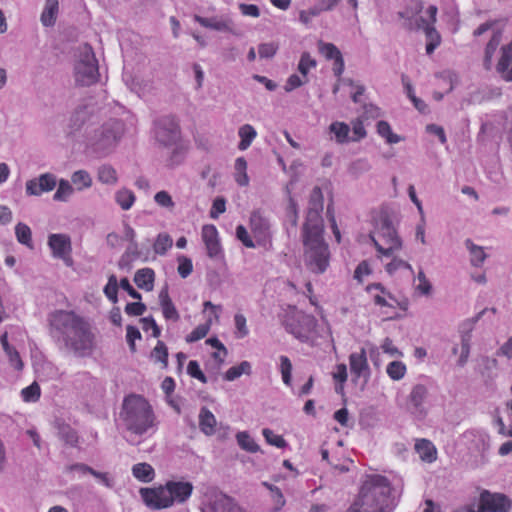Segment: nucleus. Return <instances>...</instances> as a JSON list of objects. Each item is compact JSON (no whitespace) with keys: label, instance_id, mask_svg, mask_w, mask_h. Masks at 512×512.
<instances>
[{"label":"nucleus","instance_id":"1a4fd4ad","mask_svg":"<svg viewBox=\"0 0 512 512\" xmlns=\"http://www.w3.org/2000/svg\"><path fill=\"white\" fill-rule=\"evenodd\" d=\"M47 244L54 258L61 259L68 267L73 266L72 243L69 235L64 233L50 234Z\"/></svg>","mask_w":512,"mask_h":512},{"label":"nucleus","instance_id":"7c9ffc66","mask_svg":"<svg viewBox=\"0 0 512 512\" xmlns=\"http://www.w3.org/2000/svg\"><path fill=\"white\" fill-rule=\"evenodd\" d=\"M502 39V31L501 30H494L493 35L489 42L486 45L485 48V55H484V65L487 69L490 68L493 55L499 46Z\"/></svg>","mask_w":512,"mask_h":512},{"label":"nucleus","instance_id":"774afa93","mask_svg":"<svg viewBox=\"0 0 512 512\" xmlns=\"http://www.w3.org/2000/svg\"><path fill=\"white\" fill-rule=\"evenodd\" d=\"M389 274L395 273L399 269H408L412 271L411 265L400 258H393L385 267Z\"/></svg>","mask_w":512,"mask_h":512},{"label":"nucleus","instance_id":"2f4dec72","mask_svg":"<svg viewBox=\"0 0 512 512\" xmlns=\"http://www.w3.org/2000/svg\"><path fill=\"white\" fill-rule=\"evenodd\" d=\"M235 174L234 179L239 186L245 187L249 184V177L247 174V161L244 157H238L235 160Z\"/></svg>","mask_w":512,"mask_h":512},{"label":"nucleus","instance_id":"338daca9","mask_svg":"<svg viewBox=\"0 0 512 512\" xmlns=\"http://www.w3.org/2000/svg\"><path fill=\"white\" fill-rule=\"evenodd\" d=\"M236 237L241 243L247 248H254L255 243L250 237L247 229L243 225H238L236 227Z\"/></svg>","mask_w":512,"mask_h":512},{"label":"nucleus","instance_id":"7ed1b4c3","mask_svg":"<svg viewBox=\"0 0 512 512\" xmlns=\"http://www.w3.org/2000/svg\"><path fill=\"white\" fill-rule=\"evenodd\" d=\"M391 487L384 476L369 477L361 486L359 495L346 512H389Z\"/></svg>","mask_w":512,"mask_h":512},{"label":"nucleus","instance_id":"ea45409f","mask_svg":"<svg viewBox=\"0 0 512 512\" xmlns=\"http://www.w3.org/2000/svg\"><path fill=\"white\" fill-rule=\"evenodd\" d=\"M172 245L173 240L171 236L167 233H160L155 239L153 250L158 255H165Z\"/></svg>","mask_w":512,"mask_h":512},{"label":"nucleus","instance_id":"423d86ee","mask_svg":"<svg viewBox=\"0 0 512 512\" xmlns=\"http://www.w3.org/2000/svg\"><path fill=\"white\" fill-rule=\"evenodd\" d=\"M370 238L379 256L389 257L402 248V240L388 216L379 219Z\"/></svg>","mask_w":512,"mask_h":512},{"label":"nucleus","instance_id":"3c124183","mask_svg":"<svg viewBox=\"0 0 512 512\" xmlns=\"http://www.w3.org/2000/svg\"><path fill=\"white\" fill-rule=\"evenodd\" d=\"M71 181L77 187L78 190L88 188L92 184V179L89 173L84 170H78L74 172L71 177Z\"/></svg>","mask_w":512,"mask_h":512},{"label":"nucleus","instance_id":"052dcab7","mask_svg":"<svg viewBox=\"0 0 512 512\" xmlns=\"http://www.w3.org/2000/svg\"><path fill=\"white\" fill-rule=\"evenodd\" d=\"M73 192V188L67 180H61L58 189L54 194V199L65 201Z\"/></svg>","mask_w":512,"mask_h":512},{"label":"nucleus","instance_id":"6e6552de","mask_svg":"<svg viewBox=\"0 0 512 512\" xmlns=\"http://www.w3.org/2000/svg\"><path fill=\"white\" fill-rule=\"evenodd\" d=\"M155 136L159 143L170 147L181 140L179 121L173 115H165L155 122Z\"/></svg>","mask_w":512,"mask_h":512},{"label":"nucleus","instance_id":"b1692460","mask_svg":"<svg viewBox=\"0 0 512 512\" xmlns=\"http://www.w3.org/2000/svg\"><path fill=\"white\" fill-rule=\"evenodd\" d=\"M415 450L424 462L432 463L437 459L436 447L430 440H417L415 443Z\"/></svg>","mask_w":512,"mask_h":512},{"label":"nucleus","instance_id":"4be33fe9","mask_svg":"<svg viewBox=\"0 0 512 512\" xmlns=\"http://www.w3.org/2000/svg\"><path fill=\"white\" fill-rule=\"evenodd\" d=\"M159 304L162 309L163 317L166 320L177 322L180 319V315L169 295L167 285L163 287L159 292Z\"/></svg>","mask_w":512,"mask_h":512},{"label":"nucleus","instance_id":"4468645a","mask_svg":"<svg viewBox=\"0 0 512 512\" xmlns=\"http://www.w3.org/2000/svg\"><path fill=\"white\" fill-rule=\"evenodd\" d=\"M319 53L326 60H333V72L334 75L340 78L345 69V63L341 51L333 43L324 42L319 40L317 42Z\"/></svg>","mask_w":512,"mask_h":512},{"label":"nucleus","instance_id":"e2e57ef3","mask_svg":"<svg viewBox=\"0 0 512 512\" xmlns=\"http://www.w3.org/2000/svg\"><path fill=\"white\" fill-rule=\"evenodd\" d=\"M352 132L353 135L350 138L351 141H360L361 139L365 138L367 135V132L364 127V123L361 119H356L352 121Z\"/></svg>","mask_w":512,"mask_h":512},{"label":"nucleus","instance_id":"6e6d98bb","mask_svg":"<svg viewBox=\"0 0 512 512\" xmlns=\"http://www.w3.org/2000/svg\"><path fill=\"white\" fill-rule=\"evenodd\" d=\"M308 81H309V79L304 78L302 75L299 76L297 74H292L286 80V83L284 85V90L286 92H291V91L305 85L306 83H308Z\"/></svg>","mask_w":512,"mask_h":512},{"label":"nucleus","instance_id":"a19ab883","mask_svg":"<svg viewBox=\"0 0 512 512\" xmlns=\"http://www.w3.org/2000/svg\"><path fill=\"white\" fill-rule=\"evenodd\" d=\"M377 133L389 144H396L401 141L400 136L392 132L391 126L387 121L381 120L377 123Z\"/></svg>","mask_w":512,"mask_h":512},{"label":"nucleus","instance_id":"49530a36","mask_svg":"<svg viewBox=\"0 0 512 512\" xmlns=\"http://www.w3.org/2000/svg\"><path fill=\"white\" fill-rule=\"evenodd\" d=\"M211 328V320H208L206 323L198 325L194 328L185 338L187 343H194L199 341L207 336Z\"/></svg>","mask_w":512,"mask_h":512},{"label":"nucleus","instance_id":"5701e85b","mask_svg":"<svg viewBox=\"0 0 512 512\" xmlns=\"http://www.w3.org/2000/svg\"><path fill=\"white\" fill-rule=\"evenodd\" d=\"M428 398V388L423 384H416L412 387L408 401L410 405L419 413H424V403Z\"/></svg>","mask_w":512,"mask_h":512},{"label":"nucleus","instance_id":"a18cd8bd","mask_svg":"<svg viewBox=\"0 0 512 512\" xmlns=\"http://www.w3.org/2000/svg\"><path fill=\"white\" fill-rule=\"evenodd\" d=\"M238 445L245 451L255 453L259 450V446L254 439L245 431L238 432L236 435Z\"/></svg>","mask_w":512,"mask_h":512},{"label":"nucleus","instance_id":"f3484780","mask_svg":"<svg viewBox=\"0 0 512 512\" xmlns=\"http://www.w3.org/2000/svg\"><path fill=\"white\" fill-rule=\"evenodd\" d=\"M56 186V178L53 174L45 173L40 175L39 178H35L27 181L26 193L28 195H41L44 192L52 191Z\"/></svg>","mask_w":512,"mask_h":512},{"label":"nucleus","instance_id":"13d9d810","mask_svg":"<svg viewBox=\"0 0 512 512\" xmlns=\"http://www.w3.org/2000/svg\"><path fill=\"white\" fill-rule=\"evenodd\" d=\"M177 271L182 278H187L193 271L192 260L186 256H179Z\"/></svg>","mask_w":512,"mask_h":512},{"label":"nucleus","instance_id":"f257e3e1","mask_svg":"<svg viewBox=\"0 0 512 512\" xmlns=\"http://www.w3.org/2000/svg\"><path fill=\"white\" fill-rule=\"evenodd\" d=\"M323 194L320 187H314L309 199V207L302 228L305 262L308 269L316 274L326 271L329 266L330 252L324 241V223L322 218Z\"/></svg>","mask_w":512,"mask_h":512},{"label":"nucleus","instance_id":"473e14b6","mask_svg":"<svg viewBox=\"0 0 512 512\" xmlns=\"http://www.w3.org/2000/svg\"><path fill=\"white\" fill-rule=\"evenodd\" d=\"M194 20L205 28H210L216 31H226L229 25L225 20L217 17L206 18L199 15L194 16Z\"/></svg>","mask_w":512,"mask_h":512},{"label":"nucleus","instance_id":"864d4df0","mask_svg":"<svg viewBox=\"0 0 512 512\" xmlns=\"http://www.w3.org/2000/svg\"><path fill=\"white\" fill-rule=\"evenodd\" d=\"M98 179L105 184H115L117 182V173L113 167L103 165L98 170Z\"/></svg>","mask_w":512,"mask_h":512},{"label":"nucleus","instance_id":"412c9836","mask_svg":"<svg viewBox=\"0 0 512 512\" xmlns=\"http://www.w3.org/2000/svg\"><path fill=\"white\" fill-rule=\"evenodd\" d=\"M349 364L351 373L357 378L369 373V364L367 360V353L364 348L359 352H354L349 356Z\"/></svg>","mask_w":512,"mask_h":512},{"label":"nucleus","instance_id":"c9c22d12","mask_svg":"<svg viewBox=\"0 0 512 512\" xmlns=\"http://www.w3.org/2000/svg\"><path fill=\"white\" fill-rule=\"evenodd\" d=\"M15 235H16L17 241L20 244L25 245L30 249L33 248L32 232H31L30 227L27 224L19 222L15 226Z\"/></svg>","mask_w":512,"mask_h":512},{"label":"nucleus","instance_id":"9b49d317","mask_svg":"<svg viewBox=\"0 0 512 512\" xmlns=\"http://www.w3.org/2000/svg\"><path fill=\"white\" fill-rule=\"evenodd\" d=\"M510 509L511 500L506 495L488 490L481 492L478 512H508Z\"/></svg>","mask_w":512,"mask_h":512},{"label":"nucleus","instance_id":"603ef678","mask_svg":"<svg viewBox=\"0 0 512 512\" xmlns=\"http://www.w3.org/2000/svg\"><path fill=\"white\" fill-rule=\"evenodd\" d=\"M41 395V389L37 382H33L21 391V396L25 402H36Z\"/></svg>","mask_w":512,"mask_h":512},{"label":"nucleus","instance_id":"aec40b11","mask_svg":"<svg viewBox=\"0 0 512 512\" xmlns=\"http://www.w3.org/2000/svg\"><path fill=\"white\" fill-rule=\"evenodd\" d=\"M423 9L421 0H411L406 6L404 11L398 13V16L404 20L403 26L408 30L416 29V21L421 17L416 18Z\"/></svg>","mask_w":512,"mask_h":512},{"label":"nucleus","instance_id":"bb28decb","mask_svg":"<svg viewBox=\"0 0 512 512\" xmlns=\"http://www.w3.org/2000/svg\"><path fill=\"white\" fill-rule=\"evenodd\" d=\"M59 11L58 0H46L45 7L41 14V22L44 26H53L56 22V18Z\"/></svg>","mask_w":512,"mask_h":512},{"label":"nucleus","instance_id":"f8f14e48","mask_svg":"<svg viewBox=\"0 0 512 512\" xmlns=\"http://www.w3.org/2000/svg\"><path fill=\"white\" fill-rule=\"evenodd\" d=\"M249 227L259 245L271 244L272 232L270 222L260 210L252 211Z\"/></svg>","mask_w":512,"mask_h":512},{"label":"nucleus","instance_id":"79ce46f5","mask_svg":"<svg viewBox=\"0 0 512 512\" xmlns=\"http://www.w3.org/2000/svg\"><path fill=\"white\" fill-rule=\"evenodd\" d=\"M135 194L129 189H121L116 192L115 200L123 210H129L135 202Z\"/></svg>","mask_w":512,"mask_h":512},{"label":"nucleus","instance_id":"f03ea898","mask_svg":"<svg viewBox=\"0 0 512 512\" xmlns=\"http://www.w3.org/2000/svg\"><path fill=\"white\" fill-rule=\"evenodd\" d=\"M50 335L79 355H84L93 347L94 335L89 322L72 310H55L49 315Z\"/></svg>","mask_w":512,"mask_h":512},{"label":"nucleus","instance_id":"4d7b16f0","mask_svg":"<svg viewBox=\"0 0 512 512\" xmlns=\"http://www.w3.org/2000/svg\"><path fill=\"white\" fill-rule=\"evenodd\" d=\"M187 373L197 380H199L201 383L205 384L207 383V377L203 373V371L200 368L199 363L196 360L189 361L187 365Z\"/></svg>","mask_w":512,"mask_h":512},{"label":"nucleus","instance_id":"680f3d73","mask_svg":"<svg viewBox=\"0 0 512 512\" xmlns=\"http://www.w3.org/2000/svg\"><path fill=\"white\" fill-rule=\"evenodd\" d=\"M372 273V269L368 261H361L354 271V279L359 283H362L366 276H369Z\"/></svg>","mask_w":512,"mask_h":512},{"label":"nucleus","instance_id":"20e7f679","mask_svg":"<svg viewBox=\"0 0 512 512\" xmlns=\"http://www.w3.org/2000/svg\"><path fill=\"white\" fill-rule=\"evenodd\" d=\"M193 484L188 481H167L157 487H142L139 494L151 509H165L175 504H184L193 493Z\"/></svg>","mask_w":512,"mask_h":512},{"label":"nucleus","instance_id":"0eeeda50","mask_svg":"<svg viewBox=\"0 0 512 512\" xmlns=\"http://www.w3.org/2000/svg\"><path fill=\"white\" fill-rule=\"evenodd\" d=\"M98 62L89 44H85L80 59L75 65V81L81 86H90L98 81Z\"/></svg>","mask_w":512,"mask_h":512},{"label":"nucleus","instance_id":"72a5a7b5","mask_svg":"<svg viewBox=\"0 0 512 512\" xmlns=\"http://www.w3.org/2000/svg\"><path fill=\"white\" fill-rule=\"evenodd\" d=\"M465 244L470 253L471 264L475 267L481 266L487 257L484 248L475 245L470 239H467Z\"/></svg>","mask_w":512,"mask_h":512},{"label":"nucleus","instance_id":"58836bf2","mask_svg":"<svg viewBox=\"0 0 512 512\" xmlns=\"http://www.w3.org/2000/svg\"><path fill=\"white\" fill-rule=\"evenodd\" d=\"M151 358L154 362L161 364L163 369L168 366V349L163 341H158L151 352Z\"/></svg>","mask_w":512,"mask_h":512},{"label":"nucleus","instance_id":"6ab92c4d","mask_svg":"<svg viewBox=\"0 0 512 512\" xmlns=\"http://www.w3.org/2000/svg\"><path fill=\"white\" fill-rule=\"evenodd\" d=\"M204 512H242L232 498L219 493L215 494Z\"/></svg>","mask_w":512,"mask_h":512},{"label":"nucleus","instance_id":"a211bd4d","mask_svg":"<svg viewBox=\"0 0 512 512\" xmlns=\"http://www.w3.org/2000/svg\"><path fill=\"white\" fill-rule=\"evenodd\" d=\"M366 291L373 293V302L380 307L395 308L397 300L388 292L381 283H372L366 287Z\"/></svg>","mask_w":512,"mask_h":512},{"label":"nucleus","instance_id":"a878e982","mask_svg":"<svg viewBox=\"0 0 512 512\" xmlns=\"http://www.w3.org/2000/svg\"><path fill=\"white\" fill-rule=\"evenodd\" d=\"M217 420L214 414L206 407H203L199 413V428L207 436H211L216 431Z\"/></svg>","mask_w":512,"mask_h":512},{"label":"nucleus","instance_id":"0e129e2a","mask_svg":"<svg viewBox=\"0 0 512 512\" xmlns=\"http://www.w3.org/2000/svg\"><path fill=\"white\" fill-rule=\"evenodd\" d=\"M234 322H235V327H236V335L238 338H244L248 335L249 333V330L247 328V324H246V318L243 314H236L234 316Z\"/></svg>","mask_w":512,"mask_h":512},{"label":"nucleus","instance_id":"5fc2aeb1","mask_svg":"<svg viewBox=\"0 0 512 512\" xmlns=\"http://www.w3.org/2000/svg\"><path fill=\"white\" fill-rule=\"evenodd\" d=\"M59 436L66 444L71 446H75L78 443V435L69 425H63L59 428Z\"/></svg>","mask_w":512,"mask_h":512},{"label":"nucleus","instance_id":"09e8293b","mask_svg":"<svg viewBox=\"0 0 512 512\" xmlns=\"http://www.w3.org/2000/svg\"><path fill=\"white\" fill-rule=\"evenodd\" d=\"M118 281L117 277L112 274L108 277V282L104 287V294L105 296L113 303L115 304L118 301Z\"/></svg>","mask_w":512,"mask_h":512},{"label":"nucleus","instance_id":"c03bdc74","mask_svg":"<svg viewBox=\"0 0 512 512\" xmlns=\"http://www.w3.org/2000/svg\"><path fill=\"white\" fill-rule=\"evenodd\" d=\"M512 60V41L501 48V57L497 63V71L504 74Z\"/></svg>","mask_w":512,"mask_h":512},{"label":"nucleus","instance_id":"e433bc0d","mask_svg":"<svg viewBox=\"0 0 512 512\" xmlns=\"http://www.w3.org/2000/svg\"><path fill=\"white\" fill-rule=\"evenodd\" d=\"M243 374H251V364L248 361H242L240 364L229 368L224 374V379L227 381H233Z\"/></svg>","mask_w":512,"mask_h":512},{"label":"nucleus","instance_id":"4c0bfd02","mask_svg":"<svg viewBox=\"0 0 512 512\" xmlns=\"http://www.w3.org/2000/svg\"><path fill=\"white\" fill-rule=\"evenodd\" d=\"M262 485L271 492V498L273 501V511H280L286 504L285 498L281 490L268 482H263Z\"/></svg>","mask_w":512,"mask_h":512},{"label":"nucleus","instance_id":"de8ad7c7","mask_svg":"<svg viewBox=\"0 0 512 512\" xmlns=\"http://www.w3.org/2000/svg\"><path fill=\"white\" fill-rule=\"evenodd\" d=\"M406 371V365L400 361H392L386 368L388 376L395 381L402 379L405 376Z\"/></svg>","mask_w":512,"mask_h":512},{"label":"nucleus","instance_id":"69168bd1","mask_svg":"<svg viewBox=\"0 0 512 512\" xmlns=\"http://www.w3.org/2000/svg\"><path fill=\"white\" fill-rule=\"evenodd\" d=\"M278 48V44L275 42L262 43L258 47V53L260 58H272L276 54Z\"/></svg>","mask_w":512,"mask_h":512},{"label":"nucleus","instance_id":"ddd939ff","mask_svg":"<svg viewBox=\"0 0 512 512\" xmlns=\"http://www.w3.org/2000/svg\"><path fill=\"white\" fill-rule=\"evenodd\" d=\"M316 327L313 316L301 314L295 320L287 324L288 331L301 341H307Z\"/></svg>","mask_w":512,"mask_h":512},{"label":"nucleus","instance_id":"cd10ccee","mask_svg":"<svg viewBox=\"0 0 512 512\" xmlns=\"http://www.w3.org/2000/svg\"><path fill=\"white\" fill-rule=\"evenodd\" d=\"M132 475L140 482L149 483L155 478V470L149 463H137L132 467Z\"/></svg>","mask_w":512,"mask_h":512},{"label":"nucleus","instance_id":"bf43d9fd","mask_svg":"<svg viewBox=\"0 0 512 512\" xmlns=\"http://www.w3.org/2000/svg\"><path fill=\"white\" fill-rule=\"evenodd\" d=\"M265 440L277 448H283L286 445L284 438L281 435L275 434L272 430L265 428L262 431Z\"/></svg>","mask_w":512,"mask_h":512},{"label":"nucleus","instance_id":"c85d7f7f","mask_svg":"<svg viewBox=\"0 0 512 512\" xmlns=\"http://www.w3.org/2000/svg\"><path fill=\"white\" fill-rule=\"evenodd\" d=\"M0 342L3 347V350L7 354L10 364L16 369V370H22L23 368V362L21 360V357L18 353V351L9 344L8 342V334L5 332L0 337Z\"/></svg>","mask_w":512,"mask_h":512},{"label":"nucleus","instance_id":"f704fd0d","mask_svg":"<svg viewBox=\"0 0 512 512\" xmlns=\"http://www.w3.org/2000/svg\"><path fill=\"white\" fill-rule=\"evenodd\" d=\"M329 130L331 133L335 135L336 142L339 144L346 143L350 140L348 136L350 127L348 124L344 122L336 121L331 123L329 126Z\"/></svg>","mask_w":512,"mask_h":512},{"label":"nucleus","instance_id":"c756f323","mask_svg":"<svg viewBox=\"0 0 512 512\" xmlns=\"http://www.w3.org/2000/svg\"><path fill=\"white\" fill-rule=\"evenodd\" d=\"M238 135L240 137L238 148L239 150L244 151L250 147L257 136V132L252 125L245 124L239 128Z\"/></svg>","mask_w":512,"mask_h":512},{"label":"nucleus","instance_id":"8fccbe9b","mask_svg":"<svg viewBox=\"0 0 512 512\" xmlns=\"http://www.w3.org/2000/svg\"><path fill=\"white\" fill-rule=\"evenodd\" d=\"M280 360V372L282 376V381L285 385L291 386L292 384V363L290 359L285 356L281 355L279 357Z\"/></svg>","mask_w":512,"mask_h":512},{"label":"nucleus","instance_id":"2eb2a0df","mask_svg":"<svg viewBox=\"0 0 512 512\" xmlns=\"http://www.w3.org/2000/svg\"><path fill=\"white\" fill-rule=\"evenodd\" d=\"M437 12L438 8L435 5H430L426 10L429 19L427 20L421 17L419 20H417L416 30L423 29L427 38V42L440 45L441 36L435 29Z\"/></svg>","mask_w":512,"mask_h":512},{"label":"nucleus","instance_id":"9d476101","mask_svg":"<svg viewBox=\"0 0 512 512\" xmlns=\"http://www.w3.org/2000/svg\"><path fill=\"white\" fill-rule=\"evenodd\" d=\"M122 133V125L113 120L103 125L101 131L95 134L93 146L96 150L106 151L116 145Z\"/></svg>","mask_w":512,"mask_h":512},{"label":"nucleus","instance_id":"39448f33","mask_svg":"<svg viewBox=\"0 0 512 512\" xmlns=\"http://www.w3.org/2000/svg\"><path fill=\"white\" fill-rule=\"evenodd\" d=\"M120 415L127 430L133 434H153L157 430L153 409L140 395L131 394L125 397Z\"/></svg>","mask_w":512,"mask_h":512},{"label":"nucleus","instance_id":"393cba45","mask_svg":"<svg viewBox=\"0 0 512 512\" xmlns=\"http://www.w3.org/2000/svg\"><path fill=\"white\" fill-rule=\"evenodd\" d=\"M155 272L151 268L139 269L134 276V282L138 288L152 291L154 288Z\"/></svg>","mask_w":512,"mask_h":512},{"label":"nucleus","instance_id":"dca6fc26","mask_svg":"<svg viewBox=\"0 0 512 512\" xmlns=\"http://www.w3.org/2000/svg\"><path fill=\"white\" fill-rule=\"evenodd\" d=\"M201 236L206 247L207 255L210 258L218 257L221 254L222 248L216 226L213 224L204 225L202 227Z\"/></svg>","mask_w":512,"mask_h":512},{"label":"nucleus","instance_id":"37998d69","mask_svg":"<svg viewBox=\"0 0 512 512\" xmlns=\"http://www.w3.org/2000/svg\"><path fill=\"white\" fill-rule=\"evenodd\" d=\"M317 61L308 52L301 54L297 69L299 73L304 77L308 78V73L311 69H315Z\"/></svg>","mask_w":512,"mask_h":512}]
</instances>
